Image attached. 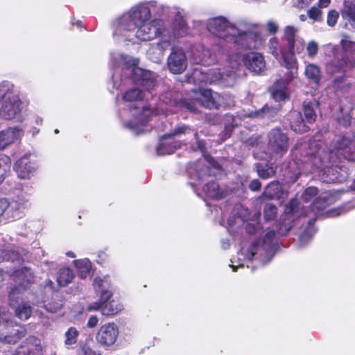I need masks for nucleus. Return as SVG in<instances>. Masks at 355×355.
Here are the masks:
<instances>
[{
	"instance_id": "f257e3e1",
	"label": "nucleus",
	"mask_w": 355,
	"mask_h": 355,
	"mask_svg": "<svg viewBox=\"0 0 355 355\" xmlns=\"http://www.w3.org/2000/svg\"><path fill=\"white\" fill-rule=\"evenodd\" d=\"M299 28L286 26L283 30V40L286 42L288 51L284 56V67L291 70L288 79L277 80L270 88L271 96L276 101L284 100L288 96L287 85L297 73L298 63L296 55L304 53L306 42L298 35Z\"/></svg>"
},
{
	"instance_id": "f03ea898",
	"label": "nucleus",
	"mask_w": 355,
	"mask_h": 355,
	"mask_svg": "<svg viewBox=\"0 0 355 355\" xmlns=\"http://www.w3.org/2000/svg\"><path fill=\"white\" fill-rule=\"evenodd\" d=\"M334 148L329 152L322 150L323 144L320 142H311L309 144V150L306 153L313 160V164L317 167L326 165L334 160L338 155L343 156L349 161H355V144L351 137L338 135L333 141Z\"/></svg>"
},
{
	"instance_id": "7ed1b4c3",
	"label": "nucleus",
	"mask_w": 355,
	"mask_h": 355,
	"mask_svg": "<svg viewBox=\"0 0 355 355\" xmlns=\"http://www.w3.org/2000/svg\"><path fill=\"white\" fill-rule=\"evenodd\" d=\"M208 30L216 37L223 38L227 42L251 47L248 40L252 35L250 26L248 24H239L237 26L230 24L226 19L218 17L211 19L208 25Z\"/></svg>"
},
{
	"instance_id": "20e7f679",
	"label": "nucleus",
	"mask_w": 355,
	"mask_h": 355,
	"mask_svg": "<svg viewBox=\"0 0 355 355\" xmlns=\"http://www.w3.org/2000/svg\"><path fill=\"white\" fill-rule=\"evenodd\" d=\"M158 35L162 36V42L158 45L164 50L168 46V41L166 38L168 35L164 22L160 19H155L137 26L135 31H126L123 33V35L114 36L119 42L121 40L135 42V39L143 41L151 40Z\"/></svg>"
},
{
	"instance_id": "39448f33",
	"label": "nucleus",
	"mask_w": 355,
	"mask_h": 355,
	"mask_svg": "<svg viewBox=\"0 0 355 355\" xmlns=\"http://www.w3.org/2000/svg\"><path fill=\"white\" fill-rule=\"evenodd\" d=\"M94 288L96 293L100 295L99 302L89 305L88 311L100 310L103 315L111 316L118 313L122 309L117 300H111L110 282L107 277H96L94 281Z\"/></svg>"
},
{
	"instance_id": "423d86ee",
	"label": "nucleus",
	"mask_w": 355,
	"mask_h": 355,
	"mask_svg": "<svg viewBox=\"0 0 355 355\" xmlns=\"http://www.w3.org/2000/svg\"><path fill=\"white\" fill-rule=\"evenodd\" d=\"M150 10L145 3L132 8L119 18L114 35H123L126 31H135L137 26L150 21Z\"/></svg>"
},
{
	"instance_id": "0eeeda50",
	"label": "nucleus",
	"mask_w": 355,
	"mask_h": 355,
	"mask_svg": "<svg viewBox=\"0 0 355 355\" xmlns=\"http://www.w3.org/2000/svg\"><path fill=\"white\" fill-rule=\"evenodd\" d=\"M229 62L232 69H236L243 62L250 71L257 74L261 73L266 67L263 56L254 52L247 55L232 54L229 58Z\"/></svg>"
},
{
	"instance_id": "6e6552de",
	"label": "nucleus",
	"mask_w": 355,
	"mask_h": 355,
	"mask_svg": "<svg viewBox=\"0 0 355 355\" xmlns=\"http://www.w3.org/2000/svg\"><path fill=\"white\" fill-rule=\"evenodd\" d=\"M275 235V232L273 230L268 232L262 241L261 245L260 242L253 243L251 247L248 250L246 257L248 259H251L258 252L262 256L264 254L265 258L262 259L263 263H266L270 261L274 254V245L272 243V239Z\"/></svg>"
},
{
	"instance_id": "1a4fd4ad",
	"label": "nucleus",
	"mask_w": 355,
	"mask_h": 355,
	"mask_svg": "<svg viewBox=\"0 0 355 355\" xmlns=\"http://www.w3.org/2000/svg\"><path fill=\"white\" fill-rule=\"evenodd\" d=\"M21 111V101L16 94L8 90L0 109L1 117L6 120H10L17 117Z\"/></svg>"
},
{
	"instance_id": "9d476101",
	"label": "nucleus",
	"mask_w": 355,
	"mask_h": 355,
	"mask_svg": "<svg viewBox=\"0 0 355 355\" xmlns=\"http://www.w3.org/2000/svg\"><path fill=\"white\" fill-rule=\"evenodd\" d=\"M118 335L117 326L114 323H106L98 329L96 339L102 346L110 347L115 343Z\"/></svg>"
},
{
	"instance_id": "9b49d317",
	"label": "nucleus",
	"mask_w": 355,
	"mask_h": 355,
	"mask_svg": "<svg viewBox=\"0 0 355 355\" xmlns=\"http://www.w3.org/2000/svg\"><path fill=\"white\" fill-rule=\"evenodd\" d=\"M268 146L272 153L282 156L288 150V137L279 129L272 130L268 135Z\"/></svg>"
},
{
	"instance_id": "f8f14e48",
	"label": "nucleus",
	"mask_w": 355,
	"mask_h": 355,
	"mask_svg": "<svg viewBox=\"0 0 355 355\" xmlns=\"http://www.w3.org/2000/svg\"><path fill=\"white\" fill-rule=\"evenodd\" d=\"M18 288H12L9 293V301L10 306L15 309V315L21 320H26L31 315V307L25 302L19 304V300L21 299V294L18 292Z\"/></svg>"
},
{
	"instance_id": "ddd939ff",
	"label": "nucleus",
	"mask_w": 355,
	"mask_h": 355,
	"mask_svg": "<svg viewBox=\"0 0 355 355\" xmlns=\"http://www.w3.org/2000/svg\"><path fill=\"white\" fill-rule=\"evenodd\" d=\"M168 68L174 74H180L185 71L187 60L182 49L173 48L167 61Z\"/></svg>"
},
{
	"instance_id": "4468645a",
	"label": "nucleus",
	"mask_w": 355,
	"mask_h": 355,
	"mask_svg": "<svg viewBox=\"0 0 355 355\" xmlns=\"http://www.w3.org/2000/svg\"><path fill=\"white\" fill-rule=\"evenodd\" d=\"M13 277L19 286H15L13 288H18V292L21 294V291L25 290L29 285L34 282L35 277L30 268L22 267L13 272Z\"/></svg>"
},
{
	"instance_id": "2eb2a0df",
	"label": "nucleus",
	"mask_w": 355,
	"mask_h": 355,
	"mask_svg": "<svg viewBox=\"0 0 355 355\" xmlns=\"http://www.w3.org/2000/svg\"><path fill=\"white\" fill-rule=\"evenodd\" d=\"M27 202V200L18 198L17 200L9 203L6 198H0V216L10 207V209L14 210L12 217L14 219L20 218L22 214L21 210L25 207Z\"/></svg>"
},
{
	"instance_id": "dca6fc26",
	"label": "nucleus",
	"mask_w": 355,
	"mask_h": 355,
	"mask_svg": "<svg viewBox=\"0 0 355 355\" xmlns=\"http://www.w3.org/2000/svg\"><path fill=\"white\" fill-rule=\"evenodd\" d=\"M14 169L19 178L29 179L35 169V164L26 155L17 161Z\"/></svg>"
},
{
	"instance_id": "f3484780",
	"label": "nucleus",
	"mask_w": 355,
	"mask_h": 355,
	"mask_svg": "<svg viewBox=\"0 0 355 355\" xmlns=\"http://www.w3.org/2000/svg\"><path fill=\"white\" fill-rule=\"evenodd\" d=\"M198 100L201 105L209 109L218 108L220 96L211 89H200L198 92Z\"/></svg>"
},
{
	"instance_id": "a211bd4d",
	"label": "nucleus",
	"mask_w": 355,
	"mask_h": 355,
	"mask_svg": "<svg viewBox=\"0 0 355 355\" xmlns=\"http://www.w3.org/2000/svg\"><path fill=\"white\" fill-rule=\"evenodd\" d=\"M166 31L168 35L166 38L168 42L172 37H183L187 34V25L183 18V16L180 12L177 13L171 25V35L168 30L166 29Z\"/></svg>"
},
{
	"instance_id": "6ab92c4d",
	"label": "nucleus",
	"mask_w": 355,
	"mask_h": 355,
	"mask_svg": "<svg viewBox=\"0 0 355 355\" xmlns=\"http://www.w3.org/2000/svg\"><path fill=\"white\" fill-rule=\"evenodd\" d=\"M202 74L203 76V78H202V81H204L205 83H219L222 82L224 84H228L227 83V78H230L232 80L234 79V72L231 71L227 75L225 76L220 72L219 69H209L207 71H202Z\"/></svg>"
},
{
	"instance_id": "aec40b11",
	"label": "nucleus",
	"mask_w": 355,
	"mask_h": 355,
	"mask_svg": "<svg viewBox=\"0 0 355 355\" xmlns=\"http://www.w3.org/2000/svg\"><path fill=\"white\" fill-rule=\"evenodd\" d=\"M171 139L167 137V134L164 135L156 148V152L158 155H165L173 153L177 149L180 148L182 143L179 141H168Z\"/></svg>"
},
{
	"instance_id": "412c9836",
	"label": "nucleus",
	"mask_w": 355,
	"mask_h": 355,
	"mask_svg": "<svg viewBox=\"0 0 355 355\" xmlns=\"http://www.w3.org/2000/svg\"><path fill=\"white\" fill-rule=\"evenodd\" d=\"M22 135L20 129L9 128L0 132V149H4L8 145L12 144L15 140Z\"/></svg>"
},
{
	"instance_id": "4be33fe9",
	"label": "nucleus",
	"mask_w": 355,
	"mask_h": 355,
	"mask_svg": "<svg viewBox=\"0 0 355 355\" xmlns=\"http://www.w3.org/2000/svg\"><path fill=\"white\" fill-rule=\"evenodd\" d=\"M268 47L269 53L279 60L282 65L284 66V56L286 55V52L284 50L279 40L277 37L270 38L268 43Z\"/></svg>"
},
{
	"instance_id": "5701e85b",
	"label": "nucleus",
	"mask_w": 355,
	"mask_h": 355,
	"mask_svg": "<svg viewBox=\"0 0 355 355\" xmlns=\"http://www.w3.org/2000/svg\"><path fill=\"white\" fill-rule=\"evenodd\" d=\"M132 71L136 73H141L139 85L146 90H150L155 86V75L152 72L148 71H142L140 69H132Z\"/></svg>"
},
{
	"instance_id": "b1692460",
	"label": "nucleus",
	"mask_w": 355,
	"mask_h": 355,
	"mask_svg": "<svg viewBox=\"0 0 355 355\" xmlns=\"http://www.w3.org/2000/svg\"><path fill=\"white\" fill-rule=\"evenodd\" d=\"M291 127L295 132L302 133L308 130L309 128L299 112H291Z\"/></svg>"
},
{
	"instance_id": "393cba45",
	"label": "nucleus",
	"mask_w": 355,
	"mask_h": 355,
	"mask_svg": "<svg viewBox=\"0 0 355 355\" xmlns=\"http://www.w3.org/2000/svg\"><path fill=\"white\" fill-rule=\"evenodd\" d=\"M343 18H347L349 23H355V0H344L340 10Z\"/></svg>"
},
{
	"instance_id": "a878e982",
	"label": "nucleus",
	"mask_w": 355,
	"mask_h": 355,
	"mask_svg": "<svg viewBox=\"0 0 355 355\" xmlns=\"http://www.w3.org/2000/svg\"><path fill=\"white\" fill-rule=\"evenodd\" d=\"M304 74L309 81L318 83L320 80V69L313 63H308L305 66Z\"/></svg>"
},
{
	"instance_id": "bb28decb",
	"label": "nucleus",
	"mask_w": 355,
	"mask_h": 355,
	"mask_svg": "<svg viewBox=\"0 0 355 355\" xmlns=\"http://www.w3.org/2000/svg\"><path fill=\"white\" fill-rule=\"evenodd\" d=\"M150 111L148 108H146L143 107L142 113L138 116L139 120L140 121V124H135L133 122H130L128 124H127V126L130 128L136 135H139L142 132L143 130L141 128L143 127L147 121L149 115H150Z\"/></svg>"
},
{
	"instance_id": "cd10ccee",
	"label": "nucleus",
	"mask_w": 355,
	"mask_h": 355,
	"mask_svg": "<svg viewBox=\"0 0 355 355\" xmlns=\"http://www.w3.org/2000/svg\"><path fill=\"white\" fill-rule=\"evenodd\" d=\"M191 135L196 140H198V133L191 127L186 125L176 126L171 132L167 134V137L172 138L174 137H181L182 135Z\"/></svg>"
},
{
	"instance_id": "c85d7f7f",
	"label": "nucleus",
	"mask_w": 355,
	"mask_h": 355,
	"mask_svg": "<svg viewBox=\"0 0 355 355\" xmlns=\"http://www.w3.org/2000/svg\"><path fill=\"white\" fill-rule=\"evenodd\" d=\"M74 277V275L69 268H62L59 270L57 282L60 286L69 284Z\"/></svg>"
},
{
	"instance_id": "c756f323",
	"label": "nucleus",
	"mask_w": 355,
	"mask_h": 355,
	"mask_svg": "<svg viewBox=\"0 0 355 355\" xmlns=\"http://www.w3.org/2000/svg\"><path fill=\"white\" fill-rule=\"evenodd\" d=\"M11 167V160L10 157L4 154H0V183L8 175Z\"/></svg>"
},
{
	"instance_id": "7c9ffc66",
	"label": "nucleus",
	"mask_w": 355,
	"mask_h": 355,
	"mask_svg": "<svg viewBox=\"0 0 355 355\" xmlns=\"http://www.w3.org/2000/svg\"><path fill=\"white\" fill-rule=\"evenodd\" d=\"M203 191L207 197L211 198H220L223 196V192L220 191L218 184L215 182H209L203 187Z\"/></svg>"
},
{
	"instance_id": "2f4dec72",
	"label": "nucleus",
	"mask_w": 355,
	"mask_h": 355,
	"mask_svg": "<svg viewBox=\"0 0 355 355\" xmlns=\"http://www.w3.org/2000/svg\"><path fill=\"white\" fill-rule=\"evenodd\" d=\"M75 265L80 278L85 279L89 275L92 266L91 262L88 259H85L75 261Z\"/></svg>"
},
{
	"instance_id": "473e14b6",
	"label": "nucleus",
	"mask_w": 355,
	"mask_h": 355,
	"mask_svg": "<svg viewBox=\"0 0 355 355\" xmlns=\"http://www.w3.org/2000/svg\"><path fill=\"white\" fill-rule=\"evenodd\" d=\"M144 96L143 92L139 89H132L127 91L123 96V99L125 101L137 102L135 108H138V102L141 100Z\"/></svg>"
},
{
	"instance_id": "72a5a7b5",
	"label": "nucleus",
	"mask_w": 355,
	"mask_h": 355,
	"mask_svg": "<svg viewBox=\"0 0 355 355\" xmlns=\"http://www.w3.org/2000/svg\"><path fill=\"white\" fill-rule=\"evenodd\" d=\"M278 109L277 107H269L266 105L262 109L249 114V116L271 117L277 112Z\"/></svg>"
},
{
	"instance_id": "f704fd0d",
	"label": "nucleus",
	"mask_w": 355,
	"mask_h": 355,
	"mask_svg": "<svg viewBox=\"0 0 355 355\" xmlns=\"http://www.w3.org/2000/svg\"><path fill=\"white\" fill-rule=\"evenodd\" d=\"M306 53L303 55V58L306 56L311 59H313L318 55L319 50V44L314 40H311L308 43H306L305 46Z\"/></svg>"
},
{
	"instance_id": "c9c22d12",
	"label": "nucleus",
	"mask_w": 355,
	"mask_h": 355,
	"mask_svg": "<svg viewBox=\"0 0 355 355\" xmlns=\"http://www.w3.org/2000/svg\"><path fill=\"white\" fill-rule=\"evenodd\" d=\"M280 191L279 184L277 182H272L266 188L264 194L270 198H274L279 196Z\"/></svg>"
},
{
	"instance_id": "e433bc0d",
	"label": "nucleus",
	"mask_w": 355,
	"mask_h": 355,
	"mask_svg": "<svg viewBox=\"0 0 355 355\" xmlns=\"http://www.w3.org/2000/svg\"><path fill=\"white\" fill-rule=\"evenodd\" d=\"M304 114L306 122L311 123L315 121L316 114L313 109V105L311 103H304Z\"/></svg>"
},
{
	"instance_id": "4c0bfd02",
	"label": "nucleus",
	"mask_w": 355,
	"mask_h": 355,
	"mask_svg": "<svg viewBox=\"0 0 355 355\" xmlns=\"http://www.w3.org/2000/svg\"><path fill=\"white\" fill-rule=\"evenodd\" d=\"M78 331L75 327H71L65 333V344L67 345H73L76 343Z\"/></svg>"
},
{
	"instance_id": "58836bf2",
	"label": "nucleus",
	"mask_w": 355,
	"mask_h": 355,
	"mask_svg": "<svg viewBox=\"0 0 355 355\" xmlns=\"http://www.w3.org/2000/svg\"><path fill=\"white\" fill-rule=\"evenodd\" d=\"M340 45L343 50L347 53H352L355 52V42L351 41L346 35L343 36L341 40Z\"/></svg>"
},
{
	"instance_id": "ea45409f",
	"label": "nucleus",
	"mask_w": 355,
	"mask_h": 355,
	"mask_svg": "<svg viewBox=\"0 0 355 355\" xmlns=\"http://www.w3.org/2000/svg\"><path fill=\"white\" fill-rule=\"evenodd\" d=\"M318 193V189L314 187L306 188L303 192L301 198L306 202L312 200Z\"/></svg>"
},
{
	"instance_id": "a19ab883",
	"label": "nucleus",
	"mask_w": 355,
	"mask_h": 355,
	"mask_svg": "<svg viewBox=\"0 0 355 355\" xmlns=\"http://www.w3.org/2000/svg\"><path fill=\"white\" fill-rule=\"evenodd\" d=\"M257 168L259 177L263 179L271 178L275 174V170L272 167H263L259 164L257 165Z\"/></svg>"
},
{
	"instance_id": "79ce46f5",
	"label": "nucleus",
	"mask_w": 355,
	"mask_h": 355,
	"mask_svg": "<svg viewBox=\"0 0 355 355\" xmlns=\"http://www.w3.org/2000/svg\"><path fill=\"white\" fill-rule=\"evenodd\" d=\"M277 214V207L272 204H267L264 208V217L266 220L273 219Z\"/></svg>"
},
{
	"instance_id": "37998d69",
	"label": "nucleus",
	"mask_w": 355,
	"mask_h": 355,
	"mask_svg": "<svg viewBox=\"0 0 355 355\" xmlns=\"http://www.w3.org/2000/svg\"><path fill=\"white\" fill-rule=\"evenodd\" d=\"M308 16L309 18L315 20V21H321L322 20V11L316 8L312 7L308 10Z\"/></svg>"
},
{
	"instance_id": "c03bdc74",
	"label": "nucleus",
	"mask_w": 355,
	"mask_h": 355,
	"mask_svg": "<svg viewBox=\"0 0 355 355\" xmlns=\"http://www.w3.org/2000/svg\"><path fill=\"white\" fill-rule=\"evenodd\" d=\"M339 14L335 10H331L327 15V23L329 26H334L338 19Z\"/></svg>"
},
{
	"instance_id": "a18cd8bd",
	"label": "nucleus",
	"mask_w": 355,
	"mask_h": 355,
	"mask_svg": "<svg viewBox=\"0 0 355 355\" xmlns=\"http://www.w3.org/2000/svg\"><path fill=\"white\" fill-rule=\"evenodd\" d=\"M120 59L122 64L129 67H135L137 64V61L136 60L128 55H121Z\"/></svg>"
},
{
	"instance_id": "49530a36",
	"label": "nucleus",
	"mask_w": 355,
	"mask_h": 355,
	"mask_svg": "<svg viewBox=\"0 0 355 355\" xmlns=\"http://www.w3.org/2000/svg\"><path fill=\"white\" fill-rule=\"evenodd\" d=\"M298 206V201L297 199H292L286 205L285 212L287 214L293 213Z\"/></svg>"
},
{
	"instance_id": "de8ad7c7",
	"label": "nucleus",
	"mask_w": 355,
	"mask_h": 355,
	"mask_svg": "<svg viewBox=\"0 0 355 355\" xmlns=\"http://www.w3.org/2000/svg\"><path fill=\"white\" fill-rule=\"evenodd\" d=\"M3 259L8 261H18L19 260V255L17 252H3Z\"/></svg>"
},
{
	"instance_id": "09e8293b",
	"label": "nucleus",
	"mask_w": 355,
	"mask_h": 355,
	"mask_svg": "<svg viewBox=\"0 0 355 355\" xmlns=\"http://www.w3.org/2000/svg\"><path fill=\"white\" fill-rule=\"evenodd\" d=\"M266 28L270 33L275 34L278 31L279 26L276 22L269 21L266 24Z\"/></svg>"
},
{
	"instance_id": "8fccbe9b",
	"label": "nucleus",
	"mask_w": 355,
	"mask_h": 355,
	"mask_svg": "<svg viewBox=\"0 0 355 355\" xmlns=\"http://www.w3.org/2000/svg\"><path fill=\"white\" fill-rule=\"evenodd\" d=\"M46 309L49 312L55 313L60 309H61L62 306V304L61 302H57L55 304L52 305L51 304L49 303L48 304L45 305Z\"/></svg>"
},
{
	"instance_id": "3c124183",
	"label": "nucleus",
	"mask_w": 355,
	"mask_h": 355,
	"mask_svg": "<svg viewBox=\"0 0 355 355\" xmlns=\"http://www.w3.org/2000/svg\"><path fill=\"white\" fill-rule=\"evenodd\" d=\"M82 351L84 355H101L99 352H96L87 345H84L82 347Z\"/></svg>"
},
{
	"instance_id": "603ef678",
	"label": "nucleus",
	"mask_w": 355,
	"mask_h": 355,
	"mask_svg": "<svg viewBox=\"0 0 355 355\" xmlns=\"http://www.w3.org/2000/svg\"><path fill=\"white\" fill-rule=\"evenodd\" d=\"M311 239V236L309 235L306 233H303L300 235L299 239V242L300 245L303 246L306 245Z\"/></svg>"
},
{
	"instance_id": "864d4df0",
	"label": "nucleus",
	"mask_w": 355,
	"mask_h": 355,
	"mask_svg": "<svg viewBox=\"0 0 355 355\" xmlns=\"http://www.w3.org/2000/svg\"><path fill=\"white\" fill-rule=\"evenodd\" d=\"M98 322V318L96 315L91 316L87 323V326L89 328L95 327Z\"/></svg>"
},
{
	"instance_id": "5fc2aeb1",
	"label": "nucleus",
	"mask_w": 355,
	"mask_h": 355,
	"mask_svg": "<svg viewBox=\"0 0 355 355\" xmlns=\"http://www.w3.org/2000/svg\"><path fill=\"white\" fill-rule=\"evenodd\" d=\"M261 182L257 180H254L250 182L249 187L252 191H257L261 188Z\"/></svg>"
},
{
	"instance_id": "6e6d98bb",
	"label": "nucleus",
	"mask_w": 355,
	"mask_h": 355,
	"mask_svg": "<svg viewBox=\"0 0 355 355\" xmlns=\"http://www.w3.org/2000/svg\"><path fill=\"white\" fill-rule=\"evenodd\" d=\"M338 122L343 126H348L350 124V117L348 115L338 119Z\"/></svg>"
},
{
	"instance_id": "4d7b16f0",
	"label": "nucleus",
	"mask_w": 355,
	"mask_h": 355,
	"mask_svg": "<svg viewBox=\"0 0 355 355\" xmlns=\"http://www.w3.org/2000/svg\"><path fill=\"white\" fill-rule=\"evenodd\" d=\"M343 209L337 208L335 209H331L328 211V216L334 217L339 216L342 213Z\"/></svg>"
},
{
	"instance_id": "13d9d810",
	"label": "nucleus",
	"mask_w": 355,
	"mask_h": 355,
	"mask_svg": "<svg viewBox=\"0 0 355 355\" xmlns=\"http://www.w3.org/2000/svg\"><path fill=\"white\" fill-rule=\"evenodd\" d=\"M9 89L6 86H0V101L4 99Z\"/></svg>"
},
{
	"instance_id": "bf43d9fd",
	"label": "nucleus",
	"mask_w": 355,
	"mask_h": 355,
	"mask_svg": "<svg viewBox=\"0 0 355 355\" xmlns=\"http://www.w3.org/2000/svg\"><path fill=\"white\" fill-rule=\"evenodd\" d=\"M331 0H319L318 5L320 8H327L329 6Z\"/></svg>"
},
{
	"instance_id": "052dcab7",
	"label": "nucleus",
	"mask_w": 355,
	"mask_h": 355,
	"mask_svg": "<svg viewBox=\"0 0 355 355\" xmlns=\"http://www.w3.org/2000/svg\"><path fill=\"white\" fill-rule=\"evenodd\" d=\"M230 266L232 268L233 271H236L237 268L243 267V265H239V266H235L234 265H230Z\"/></svg>"
},
{
	"instance_id": "680f3d73",
	"label": "nucleus",
	"mask_w": 355,
	"mask_h": 355,
	"mask_svg": "<svg viewBox=\"0 0 355 355\" xmlns=\"http://www.w3.org/2000/svg\"><path fill=\"white\" fill-rule=\"evenodd\" d=\"M67 255L68 257H75L74 253H73V252H67Z\"/></svg>"
},
{
	"instance_id": "e2e57ef3",
	"label": "nucleus",
	"mask_w": 355,
	"mask_h": 355,
	"mask_svg": "<svg viewBox=\"0 0 355 355\" xmlns=\"http://www.w3.org/2000/svg\"><path fill=\"white\" fill-rule=\"evenodd\" d=\"M313 0H302V3L304 4H309Z\"/></svg>"
},
{
	"instance_id": "0e129e2a",
	"label": "nucleus",
	"mask_w": 355,
	"mask_h": 355,
	"mask_svg": "<svg viewBox=\"0 0 355 355\" xmlns=\"http://www.w3.org/2000/svg\"><path fill=\"white\" fill-rule=\"evenodd\" d=\"M229 245H230L229 243H225V242H224V243H223V248L224 249L227 248Z\"/></svg>"
},
{
	"instance_id": "69168bd1",
	"label": "nucleus",
	"mask_w": 355,
	"mask_h": 355,
	"mask_svg": "<svg viewBox=\"0 0 355 355\" xmlns=\"http://www.w3.org/2000/svg\"><path fill=\"white\" fill-rule=\"evenodd\" d=\"M306 146H307V145H306V144H304V145H302V146L300 147V149H304V148H305L306 147Z\"/></svg>"
},
{
	"instance_id": "338daca9",
	"label": "nucleus",
	"mask_w": 355,
	"mask_h": 355,
	"mask_svg": "<svg viewBox=\"0 0 355 355\" xmlns=\"http://www.w3.org/2000/svg\"><path fill=\"white\" fill-rule=\"evenodd\" d=\"M39 132V130H37L36 128H34V130L33 132V134H35V133H37Z\"/></svg>"
},
{
	"instance_id": "774afa93",
	"label": "nucleus",
	"mask_w": 355,
	"mask_h": 355,
	"mask_svg": "<svg viewBox=\"0 0 355 355\" xmlns=\"http://www.w3.org/2000/svg\"><path fill=\"white\" fill-rule=\"evenodd\" d=\"M198 73H200V71H198V70H196V71H195V72H194V76H195V77H196V76H197V75H198Z\"/></svg>"
}]
</instances>
